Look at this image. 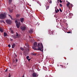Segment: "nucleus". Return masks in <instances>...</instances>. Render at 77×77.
<instances>
[{
    "instance_id": "obj_22",
    "label": "nucleus",
    "mask_w": 77,
    "mask_h": 77,
    "mask_svg": "<svg viewBox=\"0 0 77 77\" xmlns=\"http://www.w3.org/2000/svg\"><path fill=\"white\" fill-rule=\"evenodd\" d=\"M20 17V14H17L16 15L17 18H19Z\"/></svg>"
},
{
    "instance_id": "obj_12",
    "label": "nucleus",
    "mask_w": 77,
    "mask_h": 77,
    "mask_svg": "<svg viewBox=\"0 0 77 77\" xmlns=\"http://www.w3.org/2000/svg\"><path fill=\"white\" fill-rule=\"evenodd\" d=\"M31 54L32 56H36L37 54L36 53H31Z\"/></svg>"
},
{
    "instance_id": "obj_25",
    "label": "nucleus",
    "mask_w": 77,
    "mask_h": 77,
    "mask_svg": "<svg viewBox=\"0 0 77 77\" xmlns=\"http://www.w3.org/2000/svg\"><path fill=\"white\" fill-rule=\"evenodd\" d=\"M45 7H46V10H47L49 8V6L46 5Z\"/></svg>"
},
{
    "instance_id": "obj_51",
    "label": "nucleus",
    "mask_w": 77,
    "mask_h": 77,
    "mask_svg": "<svg viewBox=\"0 0 77 77\" xmlns=\"http://www.w3.org/2000/svg\"><path fill=\"white\" fill-rule=\"evenodd\" d=\"M28 51H29V49L28 50Z\"/></svg>"
},
{
    "instance_id": "obj_20",
    "label": "nucleus",
    "mask_w": 77,
    "mask_h": 77,
    "mask_svg": "<svg viewBox=\"0 0 77 77\" xmlns=\"http://www.w3.org/2000/svg\"><path fill=\"white\" fill-rule=\"evenodd\" d=\"M70 5V3L69 2H68L66 4V6L67 7H69V5Z\"/></svg>"
},
{
    "instance_id": "obj_15",
    "label": "nucleus",
    "mask_w": 77,
    "mask_h": 77,
    "mask_svg": "<svg viewBox=\"0 0 77 77\" xmlns=\"http://www.w3.org/2000/svg\"><path fill=\"white\" fill-rule=\"evenodd\" d=\"M73 15V14H72L70 13L69 14V17H70V18H72V16Z\"/></svg>"
},
{
    "instance_id": "obj_36",
    "label": "nucleus",
    "mask_w": 77,
    "mask_h": 77,
    "mask_svg": "<svg viewBox=\"0 0 77 77\" xmlns=\"http://www.w3.org/2000/svg\"><path fill=\"white\" fill-rule=\"evenodd\" d=\"M67 32V33H70L71 31Z\"/></svg>"
},
{
    "instance_id": "obj_44",
    "label": "nucleus",
    "mask_w": 77,
    "mask_h": 77,
    "mask_svg": "<svg viewBox=\"0 0 77 77\" xmlns=\"http://www.w3.org/2000/svg\"><path fill=\"white\" fill-rule=\"evenodd\" d=\"M70 5H71V7H72V4H70Z\"/></svg>"
},
{
    "instance_id": "obj_8",
    "label": "nucleus",
    "mask_w": 77,
    "mask_h": 77,
    "mask_svg": "<svg viewBox=\"0 0 77 77\" xmlns=\"http://www.w3.org/2000/svg\"><path fill=\"white\" fill-rule=\"evenodd\" d=\"M20 20L21 23H23L24 21V18L22 17L20 18Z\"/></svg>"
},
{
    "instance_id": "obj_34",
    "label": "nucleus",
    "mask_w": 77,
    "mask_h": 77,
    "mask_svg": "<svg viewBox=\"0 0 77 77\" xmlns=\"http://www.w3.org/2000/svg\"><path fill=\"white\" fill-rule=\"evenodd\" d=\"M8 71V69L7 68L5 70V72H7V71Z\"/></svg>"
},
{
    "instance_id": "obj_10",
    "label": "nucleus",
    "mask_w": 77,
    "mask_h": 77,
    "mask_svg": "<svg viewBox=\"0 0 77 77\" xmlns=\"http://www.w3.org/2000/svg\"><path fill=\"white\" fill-rule=\"evenodd\" d=\"M0 32L1 33H3L4 32V29L2 28H0Z\"/></svg>"
},
{
    "instance_id": "obj_19",
    "label": "nucleus",
    "mask_w": 77,
    "mask_h": 77,
    "mask_svg": "<svg viewBox=\"0 0 77 77\" xmlns=\"http://www.w3.org/2000/svg\"><path fill=\"white\" fill-rule=\"evenodd\" d=\"M55 11L56 13H57L58 12H59V10L57 9V10L56 9L55 10Z\"/></svg>"
},
{
    "instance_id": "obj_32",
    "label": "nucleus",
    "mask_w": 77,
    "mask_h": 77,
    "mask_svg": "<svg viewBox=\"0 0 77 77\" xmlns=\"http://www.w3.org/2000/svg\"><path fill=\"white\" fill-rule=\"evenodd\" d=\"M59 10H60V12H62V10H61V9L59 8Z\"/></svg>"
},
{
    "instance_id": "obj_37",
    "label": "nucleus",
    "mask_w": 77,
    "mask_h": 77,
    "mask_svg": "<svg viewBox=\"0 0 77 77\" xmlns=\"http://www.w3.org/2000/svg\"><path fill=\"white\" fill-rule=\"evenodd\" d=\"M60 3H62V2H63L62 1H61V0H60Z\"/></svg>"
},
{
    "instance_id": "obj_7",
    "label": "nucleus",
    "mask_w": 77,
    "mask_h": 77,
    "mask_svg": "<svg viewBox=\"0 0 77 77\" xmlns=\"http://www.w3.org/2000/svg\"><path fill=\"white\" fill-rule=\"evenodd\" d=\"M20 18H17V17L16 19L15 20V23H18V21H20Z\"/></svg>"
},
{
    "instance_id": "obj_31",
    "label": "nucleus",
    "mask_w": 77,
    "mask_h": 77,
    "mask_svg": "<svg viewBox=\"0 0 77 77\" xmlns=\"http://www.w3.org/2000/svg\"><path fill=\"white\" fill-rule=\"evenodd\" d=\"M19 54H20V55H21H21H22V52H20L19 53Z\"/></svg>"
},
{
    "instance_id": "obj_17",
    "label": "nucleus",
    "mask_w": 77,
    "mask_h": 77,
    "mask_svg": "<svg viewBox=\"0 0 77 77\" xmlns=\"http://www.w3.org/2000/svg\"><path fill=\"white\" fill-rule=\"evenodd\" d=\"M50 33L52 34V35H54V31H52L50 32Z\"/></svg>"
},
{
    "instance_id": "obj_46",
    "label": "nucleus",
    "mask_w": 77,
    "mask_h": 77,
    "mask_svg": "<svg viewBox=\"0 0 77 77\" xmlns=\"http://www.w3.org/2000/svg\"><path fill=\"white\" fill-rule=\"evenodd\" d=\"M2 23H5V21L4 20H3L2 21Z\"/></svg>"
},
{
    "instance_id": "obj_18",
    "label": "nucleus",
    "mask_w": 77,
    "mask_h": 77,
    "mask_svg": "<svg viewBox=\"0 0 77 77\" xmlns=\"http://www.w3.org/2000/svg\"><path fill=\"white\" fill-rule=\"evenodd\" d=\"M8 3L9 4H11V3H12V0H8Z\"/></svg>"
},
{
    "instance_id": "obj_4",
    "label": "nucleus",
    "mask_w": 77,
    "mask_h": 77,
    "mask_svg": "<svg viewBox=\"0 0 77 77\" xmlns=\"http://www.w3.org/2000/svg\"><path fill=\"white\" fill-rule=\"evenodd\" d=\"M6 22L8 24H11V20L7 19L6 20Z\"/></svg>"
},
{
    "instance_id": "obj_38",
    "label": "nucleus",
    "mask_w": 77,
    "mask_h": 77,
    "mask_svg": "<svg viewBox=\"0 0 77 77\" xmlns=\"http://www.w3.org/2000/svg\"><path fill=\"white\" fill-rule=\"evenodd\" d=\"M11 32L12 33H14V31L12 30H11Z\"/></svg>"
},
{
    "instance_id": "obj_52",
    "label": "nucleus",
    "mask_w": 77,
    "mask_h": 77,
    "mask_svg": "<svg viewBox=\"0 0 77 77\" xmlns=\"http://www.w3.org/2000/svg\"><path fill=\"white\" fill-rule=\"evenodd\" d=\"M14 59H15V57H14Z\"/></svg>"
},
{
    "instance_id": "obj_5",
    "label": "nucleus",
    "mask_w": 77,
    "mask_h": 77,
    "mask_svg": "<svg viewBox=\"0 0 77 77\" xmlns=\"http://www.w3.org/2000/svg\"><path fill=\"white\" fill-rule=\"evenodd\" d=\"M20 29H21L22 30H25L26 29V28L25 26H21L20 27Z\"/></svg>"
},
{
    "instance_id": "obj_26",
    "label": "nucleus",
    "mask_w": 77,
    "mask_h": 77,
    "mask_svg": "<svg viewBox=\"0 0 77 77\" xmlns=\"http://www.w3.org/2000/svg\"><path fill=\"white\" fill-rule=\"evenodd\" d=\"M20 50H22V51H23V50H24V49L23 48L21 47L20 48Z\"/></svg>"
},
{
    "instance_id": "obj_1",
    "label": "nucleus",
    "mask_w": 77,
    "mask_h": 77,
    "mask_svg": "<svg viewBox=\"0 0 77 77\" xmlns=\"http://www.w3.org/2000/svg\"><path fill=\"white\" fill-rule=\"evenodd\" d=\"M33 50H39L41 51L44 50V47L42 43H38L37 45V42H35L33 43V46L32 47Z\"/></svg>"
},
{
    "instance_id": "obj_24",
    "label": "nucleus",
    "mask_w": 77,
    "mask_h": 77,
    "mask_svg": "<svg viewBox=\"0 0 77 77\" xmlns=\"http://www.w3.org/2000/svg\"><path fill=\"white\" fill-rule=\"evenodd\" d=\"M26 47H27L28 48H29V44H28V43H27L26 44Z\"/></svg>"
},
{
    "instance_id": "obj_40",
    "label": "nucleus",
    "mask_w": 77,
    "mask_h": 77,
    "mask_svg": "<svg viewBox=\"0 0 77 77\" xmlns=\"http://www.w3.org/2000/svg\"><path fill=\"white\" fill-rule=\"evenodd\" d=\"M3 20H0V22H1V23H3Z\"/></svg>"
},
{
    "instance_id": "obj_39",
    "label": "nucleus",
    "mask_w": 77,
    "mask_h": 77,
    "mask_svg": "<svg viewBox=\"0 0 77 77\" xmlns=\"http://www.w3.org/2000/svg\"><path fill=\"white\" fill-rule=\"evenodd\" d=\"M49 3H51H51H52V1H51Z\"/></svg>"
},
{
    "instance_id": "obj_49",
    "label": "nucleus",
    "mask_w": 77,
    "mask_h": 77,
    "mask_svg": "<svg viewBox=\"0 0 77 77\" xmlns=\"http://www.w3.org/2000/svg\"><path fill=\"white\" fill-rule=\"evenodd\" d=\"M10 39H11V40H12V41H13V39H12L10 38Z\"/></svg>"
},
{
    "instance_id": "obj_33",
    "label": "nucleus",
    "mask_w": 77,
    "mask_h": 77,
    "mask_svg": "<svg viewBox=\"0 0 77 77\" xmlns=\"http://www.w3.org/2000/svg\"><path fill=\"white\" fill-rule=\"evenodd\" d=\"M18 62V60L17 59H16V63H17Z\"/></svg>"
},
{
    "instance_id": "obj_23",
    "label": "nucleus",
    "mask_w": 77,
    "mask_h": 77,
    "mask_svg": "<svg viewBox=\"0 0 77 77\" xmlns=\"http://www.w3.org/2000/svg\"><path fill=\"white\" fill-rule=\"evenodd\" d=\"M23 54L24 55H25V56H26V55H27V52H26V51H24L23 52Z\"/></svg>"
},
{
    "instance_id": "obj_29",
    "label": "nucleus",
    "mask_w": 77,
    "mask_h": 77,
    "mask_svg": "<svg viewBox=\"0 0 77 77\" xmlns=\"http://www.w3.org/2000/svg\"><path fill=\"white\" fill-rule=\"evenodd\" d=\"M11 74H10V73H9L8 77H11Z\"/></svg>"
},
{
    "instance_id": "obj_43",
    "label": "nucleus",
    "mask_w": 77,
    "mask_h": 77,
    "mask_svg": "<svg viewBox=\"0 0 77 77\" xmlns=\"http://www.w3.org/2000/svg\"><path fill=\"white\" fill-rule=\"evenodd\" d=\"M10 11V12H12L13 11L12 10H11V11Z\"/></svg>"
},
{
    "instance_id": "obj_11",
    "label": "nucleus",
    "mask_w": 77,
    "mask_h": 77,
    "mask_svg": "<svg viewBox=\"0 0 77 77\" xmlns=\"http://www.w3.org/2000/svg\"><path fill=\"white\" fill-rule=\"evenodd\" d=\"M26 59L27 60H28V61L29 62V61H30V60H31V59H29V58H30V57H29V56H27L26 57Z\"/></svg>"
},
{
    "instance_id": "obj_6",
    "label": "nucleus",
    "mask_w": 77,
    "mask_h": 77,
    "mask_svg": "<svg viewBox=\"0 0 77 77\" xmlns=\"http://www.w3.org/2000/svg\"><path fill=\"white\" fill-rule=\"evenodd\" d=\"M29 33H31L32 34L33 33V29H30V30H29Z\"/></svg>"
},
{
    "instance_id": "obj_35",
    "label": "nucleus",
    "mask_w": 77,
    "mask_h": 77,
    "mask_svg": "<svg viewBox=\"0 0 77 77\" xmlns=\"http://www.w3.org/2000/svg\"><path fill=\"white\" fill-rule=\"evenodd\" d=\"M60 7H62V5L61 4H60Z\"/></svg>"
},
{
    "instance_id": "obj_30",
    "label": "nucleus",
    "mask_w": 77,
    "mask_h": 77,
    "mask_svg": "<svg viewBox=\"0 0 77 77\" xmlns=\"http://www.w3.org/2000/svg\"><path fill=\"white\" fill-rule=\"evenodd\" d=\"M8 47L9 48H10V47H11V45H10V44H9L8 45Z\"/></svg>"
},
{
    "instance_id": "obj_50",
    "label": "nucleus",
    "mask_w": 77,
    "mask_h": 77,
    "mask_svg": "<svg viewBox=\"0 0 77 77\" xmlns=\"http://www.w3.org/2000/svg\"><path fill=\"white\" fill-rule=\"evenodd\" d=\"M15 56L16 57H17V55H15Z\"/></svg>"
},
{
    "instance_id": "obj_16",
    "label": "nucleus",
    "mask_w": 77,
    "mask_h": 77,
    "mask_svg": "<svg viewBox=\"0 0 77 77\" xmlns=\"http://www.w3.org/2000/svg\"><path fill=\"white\" fill-rule=\"evenodd\" d=\"M4 37H5V36H7V35H8V34L6 32H4Z\"/></svg>"
},
{
    "instance_id": "obj_13",
    "label": "nucleus",
    "mask_w": 77,
    "mask_h": 77,
    "mask_svg": "<svg viewBox=\"0 0 77 77\" xmlns=\"http://www.w3.org/2000/svg\"><path fill=\"white\" fill-rule=\"evenodd\" d=\"M12 37H13V38H14V39H17V38H18V37H17L16 35H12Z\"/></svg>"
},
{
    "instance_id": "obj_47",
    "label": "nucleus",
    "mask_w": 77,
    "mask_h": 77,
    "mask_svg": "<svg viewBox=\"0 0 77 77\" xmlns=\"http://www.w3.org/2000/svg\"><path fill=\"white\" fill-rule=\"evenodd\" d=\"M66 14H68V12H67V11H66Z\"/></svg>"
},
{
    "instance_id": "obj_3",
    "label": "nucleus",
    "mask_w": 77,
    "mask_h": 77,
    "mask_svg": "<svg viewBox=\"0 0 77 77\" xmlns=\"http://www.w3.org/2000/svg\"><path fill=\"white\" fill-rule=\"evenodd\" d=\"M16 25L18 29L19 28H20V25H21V23H16Z\"/></svg>"
},
{
    "instance_id": "obj_27",
    "label": "nucleus",
    "mask_w": 77,
    "mask_h": 77,
    "mask_svg": "<svg viewBox=\"0 0 77 77\" xmlns=\"http://www.w3.org/2000/svg\"><path fill=\"white\" fill-rule=\"evenodd\" d=\"M61 66L62 67V68H64V69H65L66 68V67H65V66H63V65H61Z\"/></svg>"
},
{
    "instance_id": "obj_9",
    "label": "nucleus",
    "mask_w": 77,
    "mask_h": 77,
    "mask_svg": "<svg viewBox=\"0 0 77 77\" xmlns=\"http://www.w3.org/2000/svg\"><path fill=\"white\" fill-rule=\"evenodd\" d=\"M32 77H37L36 73H33L32 74Z\"/></svg>"
},
{
    "instance_id": "obj_14",
    "label": "nucleus",
    "mask_w": 77,
    "mask_h": 77,
    "mask_svg": "<svg viewBox=\"0 0 77 77\" xmlns=\"http://www.w3.org/2000/svg\"><path fill=\"white\" fill-rule=\"evenodd\" d=\"M15 47V43H13L12 45V48H14Z\"/></svg>"
},
{
    "instance_id": "obj_48",
    "label": "nucleus",
    "mask_w": 77,
    "mask_h": 77,
    "mask_svg": "<svg viewBox=\"0 0 77 77\" xmlns=\"http://www.w3.org/2000/svg\"><path fill=\"white\" fill-rule=\"evenodd\" d=\"M16 65H14V66H15V67H16Z\"/></svg>"
},
{
    "instance_id": "obj_45",
    "label": "nucleus",
    "mask_w": 77,
    "mask_h": 77,
    "mask_svg": "<svg viewBox=\"0 0 77 77\" xmlns=\"http://www.w3.org/2000/svg\"><path fill=\"white\" fill-rule=\"evenodd\" d=\"M8 15L9 16V17H10L11 16V15H10V14H8Z\"/></svg>"
},
{
    "instance_id": "obj_42",
    "label": "nucleus",
    "mask_w": 77,
    "mask_h": 77,
    "mask_svg": "<svg viewBox=\"0 0 77 77\" xmlns=\"http://www.w3.org/2000/svg\"><path fill=\"white\" fill-rule=\"evenodd\" d=\"M32 38V37H31L30 36H29V39H30V38Z\"/></svg>"
},
{
    "instance_id": "obj_28",
    "label": "nucleus",
    "mask_w": 77,
    "mask_h": 77,
    "mask_svg": "<svg viewBox=\"0 0 77 77\" xmlns=\"http://www.w3.org/2000/svg\"><path fill=\"white\" fill-rule=\"evenodd\" d=\"M37 3H38V4H39V5H41V3H40L38 1L37 2Z\"/></svg>"
},
{
    "instance_id": "obj_21",
    "label": "nucleus",
    "mask_w": 77,
    "mask_h": 77,
    "mask_svg": "<svg viewBox=\"0 0 77 77\" xmlns=\"http://www.w3.org/2000/svg\"><path fill=\"white\" fill-rule=\"evenodd\" d=\"M16 36H17V38H19V37H20V36H19V35H18V33L17 32H16Z\"/></svg>"
},
{
    "instance_id": "obj_2",
    "label": "nucleus",
    "mask_w": 77,
    "mask_h": 77,
    "mask_svg": "<svg viewBox=\"0 0 77 77\" xmlns=\"http://www.w3.org/2000/svg\"><path fill=\"white\" fill-rule=\"evenodd\" d=\"M6 18V14L5 13L2 14H0V19H4Z\"/></svg>"
},
{
    "instance_id": "obj_41",
    "label": "nucleus",
    "mask_w": 77,
    "mask_h": 77,
    "mask_svg": "<svg viewBox=\"0 0 77 77\" xmlns=\"http://www.w3.org/2000/svg\"><path fill=\"white\" fill-rule=\"evenodd\" d=\"M10 17L11 20L13 19V18H12V16H11V17Z\"/></svg>"
}]
</instances>
